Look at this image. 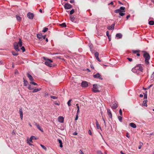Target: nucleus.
<instances>
[{"instance_id":"nucleus-1","label":"nucleus","mask_w":154,"mask_h":154,"mask_svg":"<svg viewBox=\"0 0 154 154\" xmlns=\"http://www.w3.org/2000/svg\"><path fill=\"white\" fill-rule=\"evenodd\" d=\"M143 65L140 64L137 65L136 66L132 69V71L134 73L138 74V73L141 72L143 69Z\"/></svg>"},{"instance_id":"nucleus-2","label":"nucleus","mask_w":154,"mask_h":154,"mask_svg":"<svg viewBox=\"0 0 154 154\" xmlns=\"http://www.w3.org/2000/svg\"><path fill=\"white\" fill-rule=\"evenodd\" d=\"M22 42L21 39L20 38L18 42H15L14 44V47L15 49L17 51H20V49L19 48V47H21L22 46Z\"/></svg>"},{"instance_id":"nucleus-3","label":"nucleus","mask_w":154,"mask_h":154,"mask_svg":"<svg viewBox=\"0 0 154 154\" xmlns=\"http://www.w3.org/2000/svg\"><path fill=\"white\" fill-rule=\"evenodd\" d=\"M143 56L145 58V63L147 64L149 63V60L150 58V56L149 54L146 51H143Z\"/></svg>"},{"instance_id":"nucleus-4","label":"nucleus","mask_w":154,"mask_h":154,"mask_svg":"<svg viewBox=\"0 0 154 154\" xmlns=\"http://www.w3.org/2000/svg\"><path fill=\"white\" fill-rule=\"evenodd\" d=\"M43 59L46 61L45 63V64L47 66L51 67L52 66L51 63L52 62V61L50 59H48L44 57H43Z\"/></svg>"},{"instance_id":"nucleus-5","label":"nucleus","mask_w":154,"mask_h":154,"mask_svg":"<svg viewBox=\"0 0 154 154\" xmlns=\"http://www.w3.org/2000/svg\"><path fill=\"white\" fill-rule=\"evenodd\" d=\"M92 91L94 93L99 92L101 91L100 87H92Z\"/></svg>"},{"instance_id":"nucleus-6","label":"nucleus","mask_w":154,"mask_h":154,"mask_svg":"<svg viewBox=\"0 0 154 154\" xmlns=\"http://www.w3.org/2000/svg\"><path fill=\"white\" fill-rule=\"evenodd\" d=\"M93 77L94 78L99 79L100 80L103 79V78L102 77L101 75L99 73H97L96 74L94 75H93Z\"/></svg>"},{"instance_id":"nucleus-7","label":"nucleus","mask_w":154,"mask_h":154,"mask_svg":"<svg viewBox=\"0 0 154 154\" xmlns=\"http://www.w3.org/2000/svg\"><path fill=\"white\" fill-rule=\"evenodd\" d=\"M115 12L116 13H119V14L122 16H123L125 14V13H123L122 11L119 9L116 10L115 11Z\"/></svg>"},{"instance_id":"nucleus-8","label":"nucleus","mask_w":154,"mask_h":154,"mask_svg":"<svg viewBox=\"0 0 154 154\" xmlns=\"http://www.w3.org/2000/svg\"><path fill=\"white\" fill-rule=\"evenodd\" d=\"M64 8L66 9H69L72 8V5L68 3H66L64 6Z\"/></svg>"},{"instance_id":"nucleus-9","label":"nucleus","mask_w":154,"mask_h":154,"mask_svg":"<svg viewBox=\"0 0 154 154\" xmlns=\"http://www.w3.org/2000/svg\"><path fill=\"white\" fill-rule=\"evenodd\" d=\"M27 17L30 19H32L34 17V15L33 13L29 12L27 14Z\"/></svg>"},{"instance_id":"nucleus-10","label":"nucleus","mask_w":154,"mask_h":154,"mask_svg":"<svg viewBox=\"0 0 154 154\" xmlns=\"http://www.w3.org/2000/svg\"><path fill=\"white\" fill-rule=\"evenodd\" d=\"M81 85L82 87H88V82L85 81H83Z\"/></svg>"},{"instance_id":"nucleus-11","label":"nucleus","mask_w":154,"mask_h":154,"mask_svg":"<svg viewBox=\"0 0 154 154\" xmlns=\"http://www.w3.org/2000/svg\"><path fill=\"white\" fill-rule=\"evenodd\" d=\"M19 111L20 114V118L21 120H22L23 118V112L22 107L20 108Z\"/></svg>"},{"instance_id":"nucleus-12","label":"nucleus","mask_w":154,"mask_h":154,"mask_svg":"<svg viewBox=\"0 0 154 154\" xmlns=\"http://www.w3.org/2000/svg\"><path fill=\"white\" fill-rule=\"evenodd\" d=\"M112 109H116L118 107V103L117 102L115 103L111 106Z\"/></svg>"},{"instance_id":"nucleus-13","label":"nucleus","mask_w":154,"mask_h":154,"mask_svg":"<svg viewBox=\"0 0 154 154\" xmlns=\"http://www.w3.org/2000/svg\"><path fill=\"white\" fill-rule=\"evenodd\" d=\"M35 125L37 127V128L40 130L41 132H43V130L42 128H41L38 124L36 123L35 122Z\"/></svg>"},{"instance_id":"nucleus-14","label":"nucleus","mask_w":154,"mask_h":154,"mask_svg":"<svg viewBox=\"0 0 154 154\" xmlns=\"http://www.w3.org/2000/svg\"><path fill=\"white\" fill-rule=\"evenodd\" d=\"M115 25V23L112 24L111 26H108L107 29L109 30H112L114 29Z\"/></svg>"},{"instance_id":"nucleus-15","label":"nucleus","mask_w":154,"mask_h":154,"mask_svg":"<svg viewBox=\"0 0 154 154\" xmlns=\"http://www.w3.org/2000/svg\"><path fill=\"white\" fill-rule=\"evenodd\" d=\"M108 115L110 119L112 117V115L110 109H108L107 110Z\"/></svg>"},{"instance_id":"nucleus-16","label":"nucleus","mask_w":154,"mask_h":154,"mask_svg":"<svg viewBox=\"0 0 154 154\" xmlns=\"http://www.w3.org/2000/svg\"><path fill=\"white\" fill-rule=\"evenodd\" d=\"M95 57L97 60L99 62H100L101 60L99 58V53L98 52H96L95 53Z\"/></svg>"},{"instance_id":"nucleus-17","label":"nucleus","mask_w":154,"mask_h":154,"mask_svg":"<svg viewBox=\"0 0 154 154\" xmlns=\"http://www.w3.org/2000/svg\"><path fill=\"white\" fill-rule=\"evenodd\" d=\"M58 121L60 123H63L64 121V119L62 116H59L58 118Z\"/></svg>"},{"instance_id":"nucleus-18","label":"nucleus","mask_w":154,"mask_h":154,"mask_svg":"<svg viewBox=\"0 0 154 154\" xmlns=\"http://www.w3.org/2000/svg\"><path fill=\"white\" fill-rule=\"evenodd\" d=\"M27 76L31 81H33L34 79L32 76L29 73H27Z\"/></svg>"},{"instance_id":"nucleus-19","label":"nucleus","mask_w":154,"mask_h":154,"mask_svg":"<svg viewBox=\"0 0 154 154\" xmlns=\"http://www.w3.org/2000/svg\"><path fill=\"white\" fill-rule=\"evenodd\" d=\"M37 37L39 40H42V34H37Z\"/></svg>"},{"instance_id":"nucleus-20","label":"nucleus","mask_w":154,"mask_h":154,"mask_svg":"<svg viewBox=\"0 0 154 154\" xmlns=\"http://www.w3.org/2000/svg\"><path fill=\"white\" fill-rule=\"evenodd\" d=\"M33 139L36 140V138L34 136H32L29 140L30 142L32 143V140H33Z\"/></svg>"},{"instance_id":"nucleus-21","label":"nucleus","mask_w":154,"mask_h":154,"mask_svg":"<svg viewBox=\"0 0 154 154\" xmlns=\"http://www.w3.org/2000/svg\"><path fill=\"white\" fill-rule=\"evenodd\" d=\"M58 141L59 142V143H60V146L61 148H62L63 147V143L62 142V141L60 139H57Z\"/></svg>"},{"instance_id":"nucleus-22","label":"nucleus","mask_w":154,"mask_h":154,"mask_svg":"<svg viewBox=\"0 0 154 154\" xmlns=\"http://www.w3.org/2000/svg\"><path fill=\"white\" fill-rule=\"evenodd\" d=\"M147 101V100H144L143 101V103H142V105L144 106H146V107L147 106V104L146 103Z\"/></svg>"},{"instance_id":"nucleus-23","label":"nucleus","mask_w":154,"mask_h":154,"mask_svg":"<svg viewBox=\"0 0 154 154\" xmlns=\"http://www.w3.org/2000/svg\"><path fill=\"white\" fill-rule=\"evenodd\" d=\"M130 125L132 127L135 128L136 127V124L133 123H131L130 124Z\"/></svg>"},{"instance_id":"nucleus-24","label":"nucleus","mask_w":154,"mask_h":154,"mask_svg":"<svg viewBox=\"0 0 154 154\" xmlns=\"http://www.w3.org/2000/svg\"><path fill=\"white\" fill-rule=\"evenodd\" d=\"M147 92L146 91H145V92L143 93V94L144 95V99L145 100H147Z\"/></svg>"},{"instance_id":"nucleus-25","label":"nucleus","mask_w":154,"mask_h":154,"mask_svg":"<svg viewBox=\"0 0 154 154\" xmlns=\"http://www.w3.org/2000/svg\"><path fill=\"white\" fill-rule=\"evenodd\" d=\"M116 36L118 38H120L122 37V35L121 34L119 33L116 34Z\"/></svg>"},{"instance_id":"nucleus-26","label":"nucleus","mask_w":154,"mask_h":154,"mask_svg":"<svg viewBox=\"0 0 154 154\" xmlns=\"http://www.w3.org/2000/svg\"><path fill=\"white\" fill-rule=\"evenodd\" d=\"M96 124L97 128L98 129L100 128L101 130V128L100 127V126L99 125V123H98V121H97V120H96Z\"/></svg>"},{"instance_id":"nucleus-27","label":"nucleus","mask_w":154,"mask_h":154,"mask_svg":"<svg viewBox=\"0 0 154 154\" xmlns=\"http://www.w3.org/2000/svg\"><path fill=\"white\" fill-rule=\"evenodd\" d=\"M125 8L124 7H121L119 9L123 13L125 11Z\"/></svg>"},{"instance_id":"nucleus-28","label":"nucleus","mask_w":154,"mask_h":154,"mask_svg":"<svg viewBox=\"0 0 154 154\" xmlns=\"http://www.w3.org/2000/svg\"><path fill=\"white\" fill-rule=\"evenodd\" d=\"M41 90V88H37V89H35L33 90V91H32V92L33 93L36 92H38V91H40Z\"/></svg>"},{"instance_id":"nucleus-29","label":"nucleus","mask_w":154,"mask_h":154,"mask_svg":"<svg viewBox=\"0 0 154 154\" xmlns=\"http://www.w3.org/2000/svg\"><path fill=\"white\" fill-rule=\"evenodd\" d=\"M16 17L17 21H20L21 20V18L18 15L16 16Z\"/></svg>"},{"instance_id":"nucleus-30","label":"nucleus","mask_w":154,"mask_h":154,"mask_svg":"<svg viewBox=\"0 0 154 154\" xmlns=\"http://www.w3.org/2000/svg\"><path fill=\"white\" fill-rule=\"evenodd\" d=\"M151 81L152 82L154 81V72L152 73L151 77Z\"/></svg>"},{"instance_id":"nucleus-31","label":"nucleus","mask_w":154,"mask_h":154,"mask_svg":"<svg viewBox=\"0 0 154 154\" xmlns=\"http://www.w3.org/2000/svg\"><path fill=\"white\" fill-rule=\"evenodd\" d=\"M12 53L14 56H16L18 55V53L14 51H12Z\"/></svg>"},{"instance_id":"nucleus-32","label":"nucleus","mask_w":154,"mask_h":154,"mask_svg":"<svg viewBox=\"0 0 154 154\" xmlns=\"http://www.w3.org/2000/svg\"><path fill=\"white\" fill-rule=\"evenodd\" d=\"M23 79H24V85L25 86H26L28 83V82L27 81L25 80L24 79V78H23Z\"/></svg>"},{"instance_id":"nucleus-33","label":"nucleus","mask_w":154,"mask_h":154,"mask_svg":"<svg viewBox=\"0 0 154 154\" xmlns=\"http://www.w3.org/2000/svg\"><path fill=\"white\" fill-rule=\"evenodd\" d=\"M30 84L33 85H37V84L36 83L33 82V81H31V82H30Z\"/></svg>"},{"instance_id":"nucleus-34","label":"nucleus","mask_w":154,"mask_h":154,"mask_svg":"<svg viewBox=\"0 0 154 154\" xmlns=\"http://www.w3.org/2000/svg\"><path fill=\"white\" fill-rule=\"evenodd\" d=\"M149 24L150 25H153L154 24V21L152 20L150 21H149Z\"/></svg>"},{"instance_id":"nucleus-35","label":"nucleus","mask_w":154,"mask_h":154,"mask_svg":"<svg viewBox=\"0 0 154 154\" xmlns=\"http://www.w3.org/2000/svg\"><path fill=\"white\" fill-rule=\"evenodd\" d=\"M60 26H62V27H66V24L65 23H63L60 24Z\"/></svg>"},{"instance_id":"nucleus-36","label":"nucleus","mask_w":154,"mask_h":154,"mask_svg":"<svg viewBox=\"0 0 154 154\" xmlns=\"http://www.w3.org/2000/svg\"><path fill=\"white\" fill-rule=\"evenodd\" d=\"M70 20L71 21H72V22H74V21H75V18H74V17L73 16H70Z\"/></svg>"},{"instance_id":"nucleus-37","label":"nucleus","mask_w":154,"mask_h":154,"mask_svg":"<svg viewBox=\"0 0 154 154\" xmlns=\"http://www.w3.org/2000/svg\"><path fill=\"white\" fill-rule=\"evenodd\" d=\"M40 146L42 147L45 150H47V148L45 147V146H44V145H42V144H41L40 145Z\"/></svg>"},{"instance_id":"nucleus-38","label":"nucleus","mask_w":154,"mask_h":154,"mask_svg":"<svg viewBox=\"0 0 154 154\" xmlns=\"http://www.w3.org/2000/svg\"><path fill=\"white\" fill-rule=\"evenodd\" d=\"M118 119L119 121L122 122V117L121 116H119L118 117Z\"/></svg>"},{"instance_id":"nucleus-39","label":"nucleus","mask_w":154,"mask_h":154,"mask_svg":"<svg viewBox=\"0 0 154 154\" xmlns=\"http://www.w3.org/2000/svg\"><path fill=\"white\" fill-rule=\"evenodd\" d=\"M48 30V29L47 28L45 27L42 30V32H45L47 31Z\"/></svg>"},{"instance_id":"nucleus-40","label":"nucleus","mask_w":154,"mask_h":154,"mask_svg":"<svg viewBox=\"0 0 154 154\" xmlns=\"http://www.w3.org/2000/svg\"><path fill=\"white\" fill-rule=\"evenodd\" d=\"M71 101H72V100L70 99L67 102V104L69 106H70L71 105V103H70V102Z\"/></svg>"},{"instance_id":"nucleus-41","label":"nucleus","mask_w":154,"mask_h":154,"mask_svg":"<svg viewBox=\"0 0 154 154\" xmlns=\"http://www.w3.org/2000/svg\"><path fill=\"white\" fill-rule=\"evenodd\" d=\"M74 12V10L73 9H72L70 12V14L71 15Z\"/></svg>"},{"instance_id":"nucleus-42","label":"nucleus","mask_w":154,"mask_h":154,"mask_svg":"<svg viewBox=\"0 0 154 154\" xmlns=\"http://www.w3.org/2000/svg\"><path fill=\"white\" fill-rule=\"evenodd\" d=\"M119 114L121 116H122V111L121 109H120L119 111Z\"/></svg>"},{"instance_id":"nucleus-43","label":"nucleus","mask_w":154,"mask_h":154,"mask_svg":"<svg viewBox=\"0 0 154 154\" xmlns=\"http://www.w3.org/2000/svg\"><path fill=\"white\" fill-rule=\"evenodd\" d=\"M51 98H52L54 99H56L57 98V97H55V96H51Z\"/></svg>"},{"instance_id":"nucleus-44","label":"nucleus","mask_w":154,"mask_h":154,"mask_svg":"<svg viewBox=\"0 0 154 154\" xmlns=\"http://www.w3.org/2000/svg\"><path fill=\"white\" fill-rule=\"evenodd\" d=\"M45 97H48L49 96V94L47 92H45Z\"/></svg>"},{"instance_id":"nucleus-45","label":"nucleus","mask_w":154,"mask_h":154,"mask_svg":"<svg viewBox=\"0 0 154 154\" xmlns=\"http://www.w3.org/2000/svg\"><path fill=\"white\" fill-rule=\"evenodd\" d=\"M97 154H103L102 152L100 150H98L97 151Z\"/></svg>"},{"instance_id":"nucleus-46","label":"nucleus","mask_w":154,"mask_h":154,"mask_svg":"<svg viewBox=\"0 0 154 154\" xmlns=\"http://www.w3.org/2000/svg\"><path fill=\"white\" fill-rule=\"evenodd\" d=\"M27 143L29 145H31V146H32V145H33L31 143H29V140L28 139H27Z\"/></svg>"},{"instance_id":"nucleus-47","label":"nucleus","mask_w":154,"mask_h":154,"mask_svg":"<svg viewBox=\"0 0 154 154\" xmlns=\"http://www.w3.org/2000/svg\"><path fill=\"white\" fill-rule=\"evenodd\" d=\"M21 49L22 50V51L23 52H24L25 51V48L24 47H23V46L22 47Z\"/></svg>"},{"instance_id":"nucleus-48","label":"nucleus","mask_w":154,"mask_h":154,"mask_svg":"<svg viewBox=\"0 0 154 154\" xmlns=\"http://www.w3.org/2000/svg\"><path fill=\"white\" fill-rule=\"evenodd\" d=\"M78 115L76 114V117H75V120H78Z\"/></svg>"},{"instance_id":"nucleus-49","label":"nucleus","mask_w":154,"mask_h":154,"mask_svg":"<svg viewBox=\"0 0 154 154\" xmlns=\"http://www.w3.org/2000/svg\"><path fill=\"white\" fill-rule=\"evenodd\" d=\"M132 52L133 53H134V54H136L137 53L139 52V51H134V50H133L132 51Z\"/></svg>"},{"instance_id":"nucleus-50","label":"nucleus","mask_w":154,"mask_h":154,"mask_svg":"<svg viewBox=\"0 0 154 154\" xmlns=\"http://www.w3.org/2000/svg\"><path fill=\"white\" fill-rule=\"evenodd\" d=\"M106 35L107 36V37H109V36H110V35H109V32L108 31L106 32Z\"/></svg>"},{"instance_id":"nucleus-51","label":"nucleus","mask_w":154,"mask_h":154,"mask_svg":"<svg viewBox=\"0 0 154 154\" xmlns=\"http://www.w3.org/2000/svg\"><path fill=\"white\" fill-rule=\"evenodd\" d=\"M130 17V15H127L126 16V17L127 20H128L129 17Z\"/></svg>"},{"instance_id":"nucleus-52","label":"nucleus","mask_w":154,"mask_h":154,"mask_svg":"<svg viewBox=\"0 0 154 154\" xmlns=\"http://www.w3.org/2000/svg\"><path fill=\"white\" fill-rule=\"evenodd\" d=\"M128 59V60L130 62H131L132 61V58H127Z\"/></svg>"},{"instance_id":"nucleus-53","label":"nucleus","mask_w":154,"mask_h":154,"mask_svg":"<svg viewBox=\"0 0 154 154\" xmlns=\"http://www.w3.org/2000/svg\"><path fill=\"white\" fill-rule=\"evenodd\" d=\"M79 109H77L76 114L79 115Z\"/></svg>"},{"instance_id":"nucleus-54","label":"nucleus","mask_w":154,"mask_h":154,"mask_svg":"<svg viewBox=\"0 0 154 154\" xmlns=\"http://www.w3.org/2000/svg\"><path fill=\"white\" fill-rule=\"evenodd\" d=\"M88 134L90 135H91V132L90 130H89L88 131Z\"/></svg>"},{"instance_id":"nucleus-55","label":"nucleus","mask_w":154,"mask_h":154,"mask_svg":"<svg viewBox=\"0 0 154 154\" xmlns=\"http://www.w3.org/2000/svg\"><path fill=\"white\" fill-rule=\"evenodd\" d=\"M126 136L127 137H128V138H129L130 136H129V134H128V133H127V134H126Z\"/></svg>"},{"instance_id":"nucleus-56","label":"nucleus","mask_w":154,"mask_h":154,"mask_svg":"<svg viewBox=\"0 0 154 154\" xmlns=\"http://www.w3.org/2000/svg\"><path fill=\"white\" fill-rule=\"evenodd\" d=\"M46 35H42V39H45V38Z\"/></svg>"},{"instance_id":"nucleus-57","label":"nucleus","mask_w":154,"mask_h":154,"mask_svg":"<svg viewBox=\"0 0 154 154\" xmlns=\"http://www.w3.org/2000/svg\"><path fill=\"white\" fill-rule=\"evenodd\" d=\"M150 87H148L147 88H145V87H143V88L145 90H147V89H149Z\"/></svg>"},{"instance_id":"nucleus-58","label":"nucleus","mask_w":154,"mask_h":154,"mask_svg":"<svg viewBox=\"0 0 154 154\" xmlns=\"http://www.w3.org/2000/svg\"><path fill=\"white\" fill-rule=\"evenodd\" d=\"M97 85L96 84H94L93 85V87H97Z\"/></svg>"},{"instance_id":"nucleus-59","label":"nucleus","mask_w":154,"mask_h":154,"mask_svg":"<svg viewBox=\"0 0 154 154\" xmlns=\"http://www.w3.org/2000/svg\"><path fill=\"white\" fill-rule=\"evenodd\" d=\"M108 39L109 40V41H111V36H110L109 37H108Z\"/></svg>"},{"instance_id":"nucleus-60","label":"nucleus","mask_w":154,"mask_h":154,"mask_svg":"<svg viewBox=\"0 0 154 154\" xmlns=\"http://www.w3.org/2000/svg\"><path fill=\"white\" fill-rule=\"evenodd\" d=\"M76 106H77V109H79V107L78 104H76Z\"/></svg>"},{"instance_id":"nucleus-61","label":"nucleus","mask_w":154,"mask_h":154,"mask_svg":"<svg viewBox=\"0 0 154 154\" xmlns=\"http://www.w3.org/2000/svg\"><path fill=\"white\" fill-rule=\"evenodd\" d=\"M70 2L71 3H73L74 2V0H71L70 1Z\"/></svg>"},{"instance_id":"nucleus-62","label":"nucleus","mask_w":154,"mask_h":154,"mask_svg":"<svg viewBox=\"0 0 154 154\" xmlns=\"http://www.w3.org/2000/svg\"><path fill=\"white\" fill-rule=\"evenodd\" d=\"M77 134V133L76 132H75L73 133V135H76Z\"/></svg>"},{"instance_id":"nucleus-63","label":"nucleus","mask_w":154,"mask_h":154,"mask_svg":"<svg viewBox=\"0 0 154 154\" xmlns=\"http://www.w3.org/2000/svg\"><path fill=\"white\" fill-rule=\"evenodd\" d=\"M139 97H143V94H140L139 95Z\"/></svg>"},{"instance_id":"nucleus-64","label":"nucleus","mask_w":154,"mask_h":154,"mask_svg":"<svg viewBox=\"0 0 154 154\" xmlns=\"http://www.w3.org/2000/svg\"><path fill=\"white\" fill-rule=\"evenodd\" d=\"M113 2H111L110 3H109V4H108L109 5H112L113 4Z\"/></svg>"}]
</instances>
